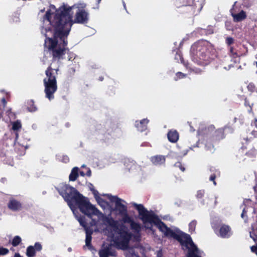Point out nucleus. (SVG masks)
Here are the masks:
<instances>
[{
    "label": "nucleus",
    "instance_id": "f257e3e1",
    "mask_svg": "<svg viewBox=\"0 0 257 257\" xmlns=\"http://www.w3.org/2000/svg\"><path fill=\"white\" fill-rule=\"evenodd\" d=\"M70 21V18L68 15V11L63 9L61 11H57L54 20L52 22V26L54 28L53 38L48 37L45 34L44 46L49 52L58 46V39L60 42H63L64 46L67 45V38L72 26Z\"/></svg>",
    "mask_w": 257,
    "mask_h": 257
},
{
    "label": "nucleus",
    "instance_id": "f03ea898",
    "mask_svg": "<svg viewBox=\"0 0 257 257\" xmlns=\"http://www.w3.org/2000/svg\"><path fill=\"white\" fill-rule=\"evenodd\" d=\"M57 190L70 207L72 203L75 202L80 211L88 217L91 218L93 215H98L101 214L87 198L84 197L75 188L68 184H62L57 188Z\"/></svg>",
    "mask_w": 257,
    "mask_h": 257
},
{
    "label": "nucleus",
    "instance_id": "7ed1b4c3",
    "mask_svg": "<svg viewBox=\"0 0 257 257\" xmlns=\"http://www.w3.org/2000/svg\"><path fill=\"white\" fill-rule=\"evenodd\" d=\"M133 205L138 210L140 219L144 223L154 224L165 237L172 238L179 242L186 234L177 228L174 230L171 229L153 211H148L143 204L134 203Z\"/></svg>",
    "mask_w": 257,
    "mask_h": 257
},
{
    "label": "nucleus",
    "instance_id": "20e7f679",
    "mask_svg": "<svg viewBox=\"0 0 257 257\" xmlns=\"http://www.w3.org/2000/svg\"><path fill=\"white\" fill-rule=\"evenodd\" d=\"M215 52L213 46L203 40L194 43L191 47L194 60L200 65L208 64L215 56Z\"/></svg>",
    "mask_w": 257,
    "mask_h": 257
},
{
    "label": "nucleus",
    "instance_id": "39448f33",
    "mask_svg": "<svg viewBox=\"0 0 257 257\" xmlns=\"http://www.w3.org/2000/svg\"><path fill=\"white\" fill-rule=\"evenodd\" d=\"M116 232L118 235L115 237L114 242L117 247L122 250L127 249L133 236L132 233L127 230L126 227L124 225H120Z\"/></svg>",
    "mask_w": 257,
    "mask_h": 257
},
{
    "label": "nucleus",
    "instance_id": "423d86ee",
    "mask_svg": "<svg viewBox=\"0 0 257 257\" xmlns=\"http://www.w3.org/2000/svg\"><path fill=\"white\" fill-rule=\"evenodd\" d=\"M43 83L46 97L49 100L53 99L54 98V93L57 91L58 88L57 81L47 82L46 79H44Z\"/></svg>",
    "mask_w": 257,
    "mask_h": 257
},
{
    "label": "nucleus",
    "instance_id": "0eeeda50",
    "mask_svg": "<svg viewBox=\"0 0 257 257\" xmlns=\"http://www.w3.org/2000/svg\"><path fill=\"white\" fill-rule=\"evenodd\" d=\"M63 42H60L58 46L50 51L52 56L53 60H59L63 58V56L66 53V47Z\"/></svg>",
    "mask_w": 257,
    "mask_h": 257
},
{
    "label": "nucleus",
    "instance_id": "6e6552de",
    "mask_svg": "<svg viewBox=\"0 0 257 257\" xmlns=\"http://www.w3.org/2000/svg\"><path fill=\"white\" fill-rule=\"evenodd\" d=\"M233 132V128L229 126L225 125L223 127L219 128L216 130L211 138L213 139L215 145H218L220 141L225 138V132L226 130Z\"/></svg>",
    "mask_w": 257,
    "mask_h": 257
},
{
    "label": "nucleus",
    "instance_id": "1a4fd4ad",
    "mask_svg": "<svg viewBox=\"0 0 257 257\" xmlns=\"http://www.w3.org/2000/svg\"><path fill=\"white\" fill-rule=\"evenodd\" d=\"M108 199L111 202H115V208L117 211H118L119 214L121 215L126 214L127 212V207L125 205L121 203L122 201H124L123 200H122L116 196L108 195Z\"/></svg>",
    "mask_w": 257,
    "mask_h": 257
},
{
    "label": "nucleus",
    "instance_id": "9d476101",
    "mask_svg": "<svg viewBox=\"0 0 257 257\" xmlns=\"http://www.w3.org/2000/svg\"><path fill=\"white\" fill-rule=\"evenodd\" d=\"M89 20L88 13L84 10H79L75 14L74 23L86 24Z\"/></svg>",
    "mask_w": 257,
    "mask_h": 257
},
{
    "label": "nucleus",
    "instance_id": "9b49d317",
    "mask_svg": "<svg viewBox=\"0 0 257 257\" xmlns=\"http://www.w3.org/2000/svg\"><path fill=\"white\" fill-rule=\"evenodd\" d=\"M236 4V2H235L233 5L232 6V8L230 9V12L231 14V16H232L233 18V20L234 22L237 23L240 22L244 20H245L246 17L247 15L246 14V12L244 11L243 10H241L239 13L236 14L235 13L234 11V8Z\"/></svg>",
    "mask_w": 257,
    "mask_h": 257
},
{
    "label": "nucleus",
    "instance_id": "f8f14e48",
    "mask_svg": "<svg viewBox=\"0 0 257 257\" xmlns=\"http://www.w3.org/2000/svg\"><path fill=\"white\" fill-rule=\"evenodd\" d=\"M57 71L58 69H54L52 68L51 66H49L45 71L46 77L44 79H46L47 82H50L51 81H57L56 76L58 74Z\"/></svg>",
    "mask_w": 257,
    "mask_h": 257
},
{
    "label": "nucleus",
    "instance_id": "ddd939ff",
    "mask_svg": "<svg viewBox=\"0 0 257 257\" xmlns=\"http://www.w3.org/2000/svg\"><path fill=\"white\" fill-rule=\"evenodd\" d=\"M63 9H65V10L68 11V16L70 18V23L72 24V16L70 15V12H71V7L67 8L65 6L60 7L58 10L56 11V12L55 13V14H54V16L53 19L52 20H51L52 13L50 12V11H47L46 14H45V19L47 20H48L50 23L51 25H52V22L54 21L55 17V15H56L57 11H61L63 10Z\"/></svg>",
    "mask_w": 257,
    "mask_h": 257
},
{
    "label": "nucleus",
    "instance_id": "4468645a",
    "mask_svg": "<svg viewBox=\"0 0 257 257\" xmlns=\"http://www.w3.org/2000/svg\"><path fill=\"white\" fill-rule=\"evenodd\" d=\"M219 233L222 238H228L231 235V227L228 225L222 224L219 228Z\"/></svg>",
    "mask_w": 257,
    "mask_h": 257
},
{
    "label": "nucleus",
    "instance_id": "2eb2a0df",
    "mask_svg": "<svg viewBox=\"0 0 257 257\" xmlns=\"http://www.w3.org/2000/svg\"><path fill=\"white\" fill-rule=\"evenodd\" d=\"M8 207L12 211H17L22 209V204L20 201L15 199H12L10 200L8 204Z\"/></svg>",
    "mask_w": 257,
    "mask_h": 257
},
{
    "label": "nucleus",
    "instance_id": "dca6fc26",
    "mask_svg": "<svg viewBox=\"0 0 257 257\" xmlns=\"http://www.w3.org/2000/svg\"><path fill=\"white\" fill-rule=\"evenodd\" d=\"M238 44H235L234 46H230L228 48V54L229 55L233 58H236L239 57L241 54V53L238 50Z\"/></svg>",
    "mask_w": 257,
    "mask_h": 257
},
{
    "label": "nucleus",
    "instance_id": "f3484780",
    "mask_svg": "<svg viewBox=\"0 0 257 257\" xmlns=\"http://www.w3.org/2000/svg\"><path fill=\"white\" fill-rule=\"evenodd\" d=\"M167 137L170 142L176 143L179 139V133L176 130H170L167 134Z\"/></svg>",
    "mask_w": 257,
    "mask_h": 257
},
{
    "label": "nucleus",
    "instance_id": "a211bd4d",
    "mask_svg": "<svg viewBox=\"0 0 257 257\" xmlns=\"http://www.w3.org/2000/svg\"><path fill=\"white\" fill-rule=\"evenodd\" d=\"M215 145L213 139L210 138L206 141L205 143V149L207 151H209L211 153H213L215 151Z\"/></svg>",
    "mask_w": 257,
    "mask_h": 257
},
{
    "label": "nucleus",
    "instance_id": "6ab92c4d",
    "mask_svg": "<svg viewBox=\"0 0 257 257\" xmlns=\"http://www.w3.org/2000/svg\"><path fill=\"white\" fill-rule=\"evenodd\" d=\"M151 161L155 165H160L165 163L166 159L162 155H156L151 158Z\"/></svg>",
    "mask_w": 257,
    "mask_h": 257
},
{
    "label": "nucleus",
    "instance_id": "aec40b11",
    "mask_svg": "<svg viewBox=\"0 0 257 257\" xmlns=\"http://www.w3.org/2000/svg\"><path fill=\"white\" fill-rule=\"evenodd\" d=\"M149 121V120L147 118L143 119L139 122L136 121V126L139 131L141 132H144L147 130V124Z\"/></svg>",
    "mask_w": 257,
    "mask_h": 257
},
{
    "label": "nucleus",
    "instance_id": "412c9836",
    "mask_svg": "<svg viewBox=\"0 0 257 257\" xmlns=\"http://www.w3.org/2000/svg\"><path fill=\"white\" fill-rule=\"evenodd\" d=\"M251 200L250 199H245L242 204L241 205V207H243V210L242 211V213L241 214V217L244 220V222L245 223H247L248 222V217L247 216V210L246 208L245 207L246 206V204L248 203L249 202H250Z\"/></svg>",
    "mask_w": 257,
    "mask_h": 257
},
{
    "label": "nucleus",
    "instance_id": "4be33fe9",
    "mask_svg": "<svg viewBox=\"0 0 257 257\" xmlns=\"http://www.w3.org/2000/svg\"><path fill=\"white\" fill-rule=\"evenodd\" d=\"M86 233V238H85V244L86 245L90 248L91 247V240H92V234L93 231L92 230L86 228L85 229Z\"/></svg>",
    "mask_w": 257,
    "mask_h": 257
},
{
    "label": "nucleus",
    "instance_id": "5701e85b",
    "mask_svg": "<svg viewBox=\"0 0 257 257\" xmlns=\"http://www.w3.org/2000/svg\"><path fill=\"white\" fill-rule=\"evenodd\" d=\"M245 155L247 158L253 161L256 157L257 150L254 147H252L245 153Z\"/></svg>",
    "mask_w": 257,
    "mask_h": 257
},
{
    "label": "nucleus",
    "instance_id": "b1692460",
    "mask_svg": "<svg viewBox=\"0 0 257 257\" xmlns=\"http://www.w3.org/2000/svg\"><path fill=\"white\" fill-rule=\"evenodd\" d=\"M79 168L77 167H74L71 171L69 176V179L71 181H75L79 176Z\"/></svg>",
    "mask_w": 257,
    "mask_h": 257
},
{
    "label": "nucleus",
    "instance_id": "393cba45",
    "mask_svg": "<svg viewBox=\"0 0 257 257\" xmlns=\"http://www.w3.org/2000/svg\"><path fill=\"white\" fill-rule=\"evenodd\" d=\"M250 237L255 242H257V224L251 225V231L249 232Z\"/></svg>",
    "mask_w": 257,
    "mask_h": 257
},
{
    "label": "nucleus",
    "instance_id": "a878e982",
    "mask_svg": "<svg viewBox=\"0 0 257 257\" xmlns=\"http://www.w3.org/2000/svg\"><path fill=\"white\" fill-rule=\"evenodd\" d=\"M98 253L99 257H109L110 255H111L110 248L109 247H106L100 250Z\"/></svg>",
    "mask_w": 257,
    "mask_h": 257
},
{
    "label": "nucleus",
    "instance_id": "bb28decb",
    "mask_svg": "<svg viewBox=\"0 0 257 257\" xmlns=\"http://www.w3.org/2000/svg\"><path fill=\"white\" fill-rule=\"evenodd\" d=\"M26 254L28 257H34L36 255V251L33 246H29L27 248Z\"/></svg>",
    "mask_w": 257,
    "mask_h": 257
},
{
    "label": "nucleus",
    "instance_id": "cd10ccee",
    "mask_svg": "<svg viewBox=\"0 0 257 257\" xmlns=\"http://www.w3.org/2000/svg\"><path fill=\"white\" fill-rule=\"evenodd\" d=\"M132 229L134 230L137 233H139L141 231V227L139 223H137L133 221L130 224Z\"/></svg>",
    "mask_w": 257,
    "mask_h": 257
},
{
    "label": "nucleus",
    "instance_id": "c85d7f7f",
    "mask_svg": "<svg viewBox=\"0 0 257 257\" xmlns=\"http://www.w3.org/2000/svg\"><path fill=\"white\" fill-rule=\"evenodd\" d=\"M107 222L110 226L113 227L116 231L118 230V228H119L117 225V222L112 218H107Z\"/></svg>",
    "mask_w": 257,
    "mask_h": 257
},
{
    "label": "nucleus",
    "instance_id": "c756f323",
    "mask_svg": "<svg viewBox=\"0 0 257 257\" xmlns=\"http://www.w3.org/2000/svg\"><path fill=\"white\" fill-rule=\"evenodd\" d=\"M28 109L30 112H34L37 110V107L33 100H31L28 102Z\"/></svg>",
    "mask_w": 257,
    "mask_h": 257
},
{
    "label": "nucleus",
    "instance_id": "7c9ffc66",
    "mask_svg": "<svg viewBox=\"0 0 257 257\" xmlns=\"http://www.w3.org/2000/svg\"><path fill=\"white\" fill-rule=\"evenodd\" d=\"M253 105V103H251V104L250 103L249 100L247 98V97L244 100V105L246 107H248L249 108V109L247 110V111L249 113H253V111H252Z\"/></svg>",
    "mask_w": 257,
    "mask_h": 257
},
{
    "label": "nucleus",
    "instance_id": "2f4dec72",
    "mask_svg": "<svg viewBox=\"0 0 257 257\" xmlns=\"http://www.w3.org/2000/svg\"><path fill=\"white\" fill-rule=\"evenodd\" d=\"M220 175V172L218 170H215L214 172L209 177V180L210 181H212L213 182V184L214 185H216V182H215V178L217 176Z\"/></svg>",
    "mask_w": 257,
    "mask_h": 257
},
{
    "label": "nucleus",
    "instance_id": "473e14b6",
    "mask_svg": "<svg viewBox=\"0 0 257 257\" xmlns=\"http://www.w3.org/2000/svg\"><path fill=\"white\" fill-rule=\"evenodd\" d=\"M22 127V124L19 120H17L12 123V129L14 131H18Z\"/></svg>",
    "mask_w": 257,
    "mask_h": 257
},
{
    "label": "nucleus",
    "instance_id": "72a5a7b5",
    "mask_svg": "<svg viewBox=\"0 0 257 257\" xmlns=\"http://www.w3.org/2000/svg\"><path fill=\"white\" fill-rule=\"evenodd\" d=\"M246 88L247 90L251 93L255 92L257 89L255 85L253 82L249 83L247 85Z\"/></svg>",
    "mask_w": 257,
    "mask_h": 257
},
{
    "label": "nucleus",
    "instance_id": "f704fd0d",
    "mask_svg": "<svg viewBox=\"0 0 257 257\" xmlns=\"http://www.w3.org/2000/svg\"><path fill=\"white\" fill-rule=\"evenodd\" d=\"M234 39L231 37H227L225 39V43L227 46V48L230 47V46H234Z\"/></svg>",
    "mask_w": 257,
    "mask_h": 257
},
{
    "label": "nucleus",
    "instance_id": "c9c22d12",
    "mask_svg": "<svg viewBox=\"0 0 257 257\" xmlns=\"http://www.w3.org/2000/svg\"><path fill=\"white\" fill-rule=\"evenodd\" d=\"M196 224L197 221L195 220H193L190 222L189 224V230L190 232L192 233L195 231Z\"/></svg>",
    "mask_w": 257,
    "mask_h": 257
},
{
    "label": "nucleus",
    "instance_id": "e433bc0d",
    "mask_svg": "<svg viewBox=\"0 0 257 257\" xmlns=\"http://www.w3.org/2000/svg\"><path fill=\"white\" fill-rule=\"evenodd\" d=\"M21 238L19 236H15L13 239L12 244L14 246H17L21 242Z\"/></svg>",
    "mask_w": 257,
    "mask_h": 257
},
{
    "label": "nucleus",
    "instance_id": "4c0bfd02",
    "mask_svg": "<svg viewBox=\"0 0 257 257\" xmlns=\"http://www.w3.org/2000/svg\"><path fill=\"white\" fill-rule=\"evenodd\" d=\"M7 104V101L5 98L3 97L1 101L0 104V115L2 116L3 110H4Z\"/></svg>",
    "mask_w": 257,
    "mask_h": 257
},
{
    "label": "nucleus",
    "instance_id": "58836bf2",
    "mask_svg": "<svg viewBox=\"0 0 257 257\" xmlns=\"http://www.w3.org/2000/svg\"><path fill=\"white\" fill-rule=\"evenodd\" d=\"M123 215L124 216L123 217L122 220L124 223H130L131 224V222L134 221L132 218L128 216V215L127 214V212L126 214H123Z\"/></svg>",
    "mask_w": 257,
    "mask_h": 257
},
{
    "label": "nucleus",
    "instance_id": "ea45409f",
    "mask_svg": "<svg viewBox=\"0 0 257 257\" xmlns=\"http://www.w3.org/2000/svg\"><path fill=\"white\" fill-rule=\"evenodd\" d=\"M214 128V126L213 125H211L208 127H205L204 129L202 130V132L199 131V135H203V134H207L209 132L210 130H213Z\"/></svg>",
    "mask_w": 257,
    "mask_h": 257
},
{
    "label": "nucleus",
    "instance_id": "a19ab883",
    "mask_svg": "<svg viewBox=\"0 0 257 257\" xmlns=\"http://www.w3.org/2000/svg\"><path fill=\"white\" fill-rule=\"evenodd\" d=\"M186 76V74H184L181 72H178L176 73V78L175 80L177 81L178 79H182Z\"/></svg>",
    "mask_w": 257,
    "mask_h": 257
},
{
    "label": "nucleus",
    "instance_id": "79ce46f5",
    "mask_svg": "<svg viewBox=\"0 0 257 257\" xmlns=\"http://www.w3.org/2000/svg\"><path fill=\"white\" fill-rule=\"evenodd\" d=\"M205 31V33H206V36L211 35L214 33V29L212 26H209L207 27L206 29H204Z\"/></svg>",
    "mask_w": 257,
    "mask_h": 257
},
{
    "label": "nucleus",
    "instance_id": "37998d69",
    "mask_svg": "<svg viewBox=\"0 0 257 257\" xmlns=\"http://www.w3.org/2000/svg\"><path fill=\"white\" fill-rule=\"evenodd\" d=\"M174 166L179 168L182 172L185 171V168L183 166L180 162H177L174 164Z\"/></svg>",
    "mask_w": 257,
    "mask_h": 257
},
{
    "label": "nucleus",
    "instance_id": "c03bdc74",
    "mask_svg": "<svg viewBox=\"0 0 257 257\" xmlns=\"http://www.w3.org/2000/svg\"><path fill=\"white\" fill-rule=\"evenodd\" d=\"M196 33L201 36H206L204 29L199 28L196 29Z\"/></svg>",
    "mask_w": 257,
    "mask_h": 257
},
{
    "label": "nucleus",
    "instance_id": "a18cd8bd",
    "mask_svg": "<svg viewBox=\"0 0 257 257\" xmlns=\"http://www.w3.org/2000/svg\"><path fill=\"white\" fill-rule=\"evenodd\" d=\"M34 248L35 249V251H40L42 249V246L41 243L39 242H37L34 244Z\"/></svg>",
    "mask_w": 257,
    "mask_h": 257
},
{
    "label": "nucleus",
    "instance_id": "49530a36",
    "mask_svg": "<svg viewBox=\"0 0 257 257\" xmlns=\"http://www.w3.org/2000/svg\"><path fill=\"white\" fill-rule=\"evenodd\" d=\"M245 142L244 143H242V146L241 147V149L242 150H246L248 149V146L249 145V140L248 139H244Z\"/></svg>",
    "mask_w": 257,
    "mask_h": 257
},
{
    "label": "nucleus",
    "instance_id": "de8ad7c7",
    "mask_svg": "<svg viewBox=\"0 0 257 257\" xmlns=\"http://www.w3.org/2000/svg\"><path fill=\"white\" fill-rule=\"evenodd\" d=\"M177 55H178V56L179 57L180 59V61H181V62L182 63H183V64H184V65L186 68L191 69V68H190V67L188 66V65H189V63H188V62L185 63V62H184V59H183V58L182 57V56L181 55H180V54H177Z\"/></svg>",
    "mask_w": 257,
    "mask_h": 257
},
{
    "label": "nucleus",
    "instance_id": "09e8293b",
    "mask_svg": "<svg viewBox=\"0 0 257 257\" xmlns=\"http://www.w3.org/2000/svg\"><path fill=\"white\" fill-rule=\"evenodd\" d=\"M91 191L92 192L96 200H98V199H100V197L99 196V193L95 189H91Z\"/></svg>",
    "mask_w": 257,
    "mask_h": 257
},
{
    "label": "nucleus",
    "instance_id": "8fccbe9b",
    "mask_svg": "<svg viewBox=\"0 0 257 257\" xmlns=\"http://www.w3.org/2000/svg\"><path fill=\"white\" fill-rule=\"evenodd\" d=\"M9 252V251L8 249L3 247H0V255H6L8 254Z\"/></svg>",
    "mask_w": 257,
    "mask_h": 257
},
{
    "label": "nucleus",
    "instance_id": "3c124183",
    "mask_svg": "<svg viewBox=\"0 0 257 257\" xmlns=\"http://www.w3.org/2000/svg\"><path fill=\"white\" fill-rule=\"evenodd\" d=\"M204 195V192L202 190H199L197 192L196 197L198 199L202 198Z\"/></svg>",
    "mask_w": 257,
    "mask_h": 257
},
{
    "label": "nucleus",
    "instance_id": "603ef678",
    "mask_svg": "<svg viewBox=\"0 0 257 257\" xmlns=\"http://www.w3.org/2000/svg\"><path fill=\"white\" fill-rule=\"evenodd\" d=\"M193 3V0H183L182 6H189Z\"/></svg>",
    "mask_w": 257,
    "mask_h": 257
},
{
    "label": "nucleus",
    "instance_id": "864d4df0",
    "mask_svg": "<svg viewBox=\"0 0 257 257\" xmlns=\"http://www.w3.org/2000/svg\"><path fill=\"white\" fill-rule=\"evenodd\" d=\"M78 220L81 226H82L84 227H86V223L84 219L80 218Z\"/></svg>",
    "mask_w": 257,
    "mask_h": 257
},
{
    "label": "nucleus",
    "instance_id": "5fc2aeb1",
    "mask_svg": "<svg viewBox=\"0 0 257 257\" xmlns=\"http://www.w3.org/2000/svg\"><path fill=\"white\" fill-rule=\"evenodd\" d=\"M251 251L257 255V243L255 245L250 247Z\"/></svg>",
    "mask_w": 257,
    "mask_h": 257
},
{
    "label": "nucleus",
    "instance_id": "6e6d98bb",
    "mask_svg": "<svg viewBox=\"0 0 257 257\" xmlns=\"http://www.w3.org/2000/svg\"><path fill=\"white\" fill-rule=\"evenodd\" d=\"M251 126L254 127L257 130V118H254L251 122Z\"/></svg>",
    "mask_w": 257,
    "mask_h": 257
},
{
    "label": "nucleus",
    "instance_id": "4d7b16f0",
    "mask_svg": "<svg viewBox=\"0 0 257 257\" xmlns=\"http://www.w3.org/2000/svg\"><path fill=\"white\" fill-rule=\"evenodd\" d=\"M250 134L253 137V138H257V130H252Z\"/></svg>",
    "mask_w": 257,
    "mask_h": 257
},
{
    "label": "nucleus",
    "instance_id": "13d9d810",
    "mask_svg": "<svg viewBox=\"0 0 257 257\" xmlns=\"http://www.w3.org/2000/svg\"><path fill=\"white\" fill-rule=\"evenodd\" d=\"M237 97L240 100H244L247 98V97L244 95H238Z\"/></svg>",
    "mask_w": 257,
    "mask_h": 257
},
{
    "label": "nucleus",
    "instance_id": "bf43d9fd",
    "mask_svg": "<svg viewBox=\"0 0 257 257\" xmlns=\"http://www.w3.org/2000/svg\"><path fill=\"white\" fill-rule=\"evenodd\" d=\"M63 161L66 163L69 161V158L67 156H64L63 157Z\"/></svg>",
    "mask_w": 257,
    "mask_h": 257
},
{
    "label": "nucleus",
    "instance_id": "052dcab7",
    "mask_svg": "<svg viewBox=\"0 0 257 257\" xmlns=\"http://www.w3.org/2000/svg\"><path fill=\"white\" fill-rule=\"evenodd\" d=\"M21 141L20 140V141L18 142V143L20 144V145L22 146L23 147L25 148V149H27L28 147V146L27 144H25L24 143H21Z\"/></svg>",
    "mask_w": 257,
    "mask_h": 257
},
{
    "label": "nucleus",
    "instance_id": "680f3d73",
    "mask_svg": "<svg viewBox=\"0 0 257 257\" xmlns=\"http://www.w3.org/2000/svg\"><path fill=\"white\" fill-rule=\"evenodd\" d=\"M138 234H137L136 235H135L134 236L135 239L137 240V241H140V238H141V236H140V232L139 233H137Z\"/></svg>",
    "mask_w": 257,
    "mask_h": 257
},
{
    "label": "nucleus",
    "instance_id": "e2e57ef3",
    "mask_svg": "<svg viewBox=\"0 0 257 257\" xmlns=\"http://www.w3.org/2000/svg\"><path fill=\"white\" fill-rule=\"evenodd\" d=\"M85 175L89 177L91 176V171L89 169L87 170V172L85 173Z\"/></svg>",
    "mask_w": 257,
    "mask_h": 257
},
{
    "label": "nucleus",
    "instance_id": "0e129e2a",
    "mask_svg": "<svg viewBox=\"0 0 257 257\" xmlns=\"http://www.w3.org/2000/svg\"><path fill=\"white\" fill-rule=\"evenodd\" d=\"M14 257H22L19 253H16Z\"/></svg>",
    "mask_w": 257,
    "mask_h": 257
},
{
    "label": "nucleus",
    "instance_id": "69168bd1",
    "mask_svg": "<svg viewBox=\"0 0 257 257\" xmlns=\"http://www.w3.org/2000/svg\"><path fill=\"white\" fill-rule=\"evenodd\" d=\"M79 173L81 176H84L85 175H86L85 173L83 171H80Z\"/></svg>",
    "mask_w": 257,
    "mask_h": 257
},
{
    "label": "nucleus",
    "instance_id": "338daca9",
    "mask_svg": "<svg viewBox=\"0 0 257 257\" xmlns=\"http://www.w3.org/2000/svg\"><path fill=\"white\" fill-rule=\"evenodd\" d=\"M89 188H90V190H91V189H95L93 185L92 184H90V186Z\"/></svg>",
    "mask_w": 257,
    "mask_h": 257
},
{
    "label": "nucleus",
    "instance_id": "774afa93",
    "mask_svg": "<svg viewBox=\"0 0 257 257\" xmlns=\"http://www.w3.org/2000/svg\"><path fill=\"white\" fill-rule=\"evenodd\" d=\"M16 140H18L19 139H18V137H19L18 134L17 133V134H16Z\"/></svg>",
    "mask_w": 257,
    "mask_h": 257
}]
</instances>
